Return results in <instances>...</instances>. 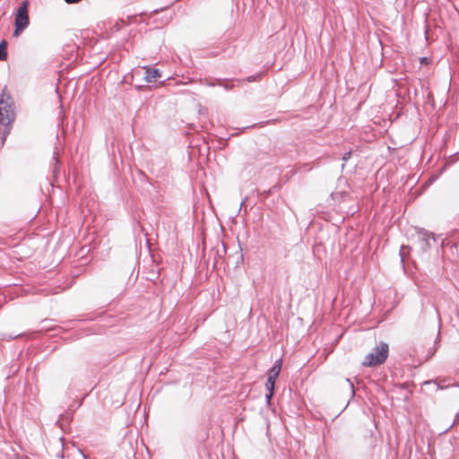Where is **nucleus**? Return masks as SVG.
I'll use <instances>...</instances> for the list:
<instances>
[{"instance_id": "1", "label": "nucleus", "mask_w": 459, "mask_h": 459, "mask_svg": "<svg viewBox=\"0 0 459 459\" xmlns=\"http://www.w3.org/2000/svg\"><path fill=\"white\" fill-rule=\"evenodd\" d=\"M389 347L385 342H380L375 349L365 356L362 365L375 367L384 363L388 356Z\"/></svg>"}, {"instance_id": "6", "label": "nucleus", "mask_w": 459, "mask_h": 459, "mask_svg": "<svg viewBox=\"0 0 459 459\" xmlns=\"http://www.w3.org/2000/svg\"><path fill=\"white\" fill-rule=\"evenodd\" d=\"M145 75L144 79L148 82H152L160 77V73L158 69L144 68Z\"/></svg>"}, {"instance_id": "2", "label": "nucleus", "mask_w": 459, "mask_h": 459, "mask_svg": "<svg viewBox=\"0 0 459 459\" xmlns=\"http://www.w3.org/2000/svg\"><path fill=\"white\" fill-rule=\"evenodd\" d=\"M14 117L13 110V101L10 94L4 88L0 95V124L9 125Z\"/></svg>"}, {"instance_id": "7", "label": "nucleus", "mask_w": 459, "mask_h": 459, "mask_svg": "<svg viewBox=\"0 0 459 459\" xmlns=\"http://www.w3.org/2000/svg\"><path fill=\"white\" fill-rule=\"evenodd\" d=\"M7 43L6 41L3 40L0 43V60H5L7 58Z\"/></svg>"}, {"instance_id": "3", "label": "nucleus", "mask_w": 459, "mask_h": 459, "mask_svg": "<svg viewBox=\"0 0 459 459\" xmlns=\"http://www.w3.org/2000/svg\"><path fill=\"white\" fill-rule=\"evenodd\" d=\"M29 14H28V2L23 1L19 6L16 15H15V22H14V31L13 36L19 37L20 34L29 26Z\"/></svg>"}, {"instance_id": "4", "label": "nucleus", "mask_w": 459, "mask_h": 459, "mask_svg": "<svg viewBox=\"0 0 459 459\" xmlns=\"http://www.w3.org/2000/svg\"><path fill=\"white\" fill-rule=\"evenodd\" d=\"M281 368V360L278 359L274 363L273 367L270 369L268 373V378L266 383V389L268 391V394H266L267 401L269 402L273 394V388L275 380L278 377Z\"/></svg>"}, {"instance_id": "5", "label": "nucleus", "mask_w": 459, "mask_h": 459, "mask_svg": "<svg viewBox=\"0 0 459 459\" xmlns=\"http://www.w3.org/2000/svg\"><path fill=\"white\" fill-rule=\"evenodd\" d=\"M281 368V360L278 359L274 363L273 367L270 369L268 373V378L266 383V389L268 391V394H266L267 401L269 402L273 394V388L275 380L278 377Z\"/></svg>"}, {"instance_id": "9", "label": "nucleus", "mask_w": 459, "mask_h": 459, "mask_svg": "<svg viewBox=\"0 0 459 459\" xmlns=\"http://www.w3.org/2000/svg\"><path fill=\"white\" fill-rule=\"evenodd\" d=\"M349 155H350V153L345 154V156L343 157V160L348 159Z\"/></svg>"}, {"instance_id": "8", "label": "nucleus", "mask_w": 459, "mask_h": 459, "mask_svg": "<svg viewBox=\"0 0 459 459\" xmlns=\"http://www.w3.org/2000/svg\"><path fill=\"white\" fill-rule=\"evenodd\" d=\"M79 1H80V0H65V2L70 3V4H72V3H77V2H79Z\"/></svg>"}]
</instances>
